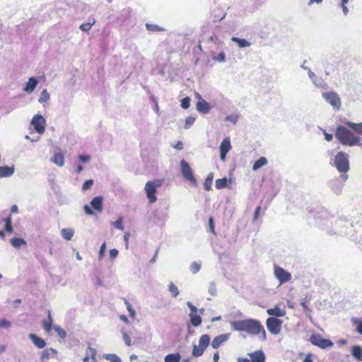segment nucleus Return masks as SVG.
<instances>
[{
	"instance_id": "13",
	"label": "nucleus",
	"mask_w": 362,
	"mask_h": 362,
	"mask_svg": "<svg viewBox=\"0 0 362 362\" xmlns=\"http://www.w3.org/2000/svg\"><path fill=\"white\" fill-rule=\"evenodd\" d=\"M31 123L33 125L35 130L37 133L42 134L45 132V120L42 116H41V115L34 116L32 119Z\"/></svg>"
},
{
	"instance_id": "42",
	"label": "nucleus",
	"mask_w": 362,
	"mask_h": 362,
	"mask_svg": "<svg viewBox=\"0 0 362 362\" xmlns=\"http://www.w3.org/2000/svg\"><path fill=\"white\" fill-rule=\"evenodd\" d=\"M195 121V118L193 117H187L185 119V129H188L190 127V126H192L194 122Z\"/></svg>"
},
{
	"instance_id": "2",
	"label": "nucleus",
	"mask_w": 362,
	"mask_h": 362,
	"mask_svg": "<svg viewBox=\"0 0 362 362\" xmlns=\"http://www.w3.org/2000/svg\"><path fill=\"white\" fill-rule=\"evenodd\" d=\"M335 137L344 146H353L357 145L361 138L354 135V134L344 126L337 127Z\"/></svg>"
},
{
	"instance_id": "36",
	"label": "nucleus",
	"mask_w": 362,
	"mask_h": 362,
	"mask_svg": "<svg viewBox=\"0 0 362 362\" xmlns=\"http://www.w3.org/2000/svg\"><path fill=\"white\" fill-rule=\"evenodd\" d=\"M286 314V311L284 309H281L279 306H275L273 308V316L276 317H282Z\"/></svg>"
},
{
	"instance_id": "33",
	"label": "nucleus",
	"mask_w": 362,
	"mask_h": 362,
	"mask_svg": "<svg viewBox=\"0 0 362 362\" xmlns=\"http://www.w3.org/2000/svg\"><path fill=\"white\" fill-rule=\"evenodd\" d=\"M267 163V160L266 158L261 157L257 161L255 162V163L252 166V170H257V169H259L261 167H262L263 165H264Z\"/></svg>"
},
{
	"instance_id": "38",
	"label": "nucleus",
	"mask_w": 362,
	"mask_h": 362,
	"mask_svg": "<svg viewBox=\"0 0 362 362\" xmlns=\"http://www.w3.org/2000/svg\"><path fill=\"white\" fill-rule=\"evenodd\" d=\"M169 291L172 293L173 297H177L179 294L178 288L173 284L170 283L168 286Z\"/></svg>"
},
{
	"instance_id": "56",
	"label": "nucleus",
	"mask_w": 362,
	"mask_h": 362,
	"mask_svg": "<svg viewBox=\"0 0 362 362\" xmlns=\"http://www.w3.org/2000/svg\"><path fill=\"white\" fill-rule=\"evenodd\" d=\"M173 148L177 150H182L183 149V144L182 141H178L175 145H173Z\"/></svg>"
},
{
	"instance_id": "17",
	"label": "nucleus",
	"mask_w": 362,
	"mask_h": 362,
	"mask_svg": "<svg viewBox=\"0 0 362 362\" xmlns=\"http://www.w3.org/2000/svg\"><path fill=\"white\" fill-rule=\"evenodd\" d=\"M29 338L33 341V343L35 345L38 349H43L46 346L45 341L37 337L35 334L30 333L29 334Z\"/></svg>"
},
{
	"instance_id": "35",
	"label": "nucleus",
	"mask_w": 362,
	"mask_h": 362,
	"mask_svg": "<svg viewBox=\"0 0 362 362\" xmlns=\"http://www.w3.org/2000/svg\"><path fill=\"white\" fill-rule=\"evenodd\" d=\"M50 95L46 89L43 90L41 92L40 97L39 98V102L40 103L47 102L49 100Z\"/></svg>"
},
{
	"instance_id": "54",
	"label": "nucleus",
	"mask_w": 362,
	"mask_h": 362,
	"mask_svg": "<svg viewBox=\"0 0 362 362\" xmlns=\"http://www.w3.org/2000/svg\"><path fill=\"white\" fill-rule=\"evenodd\" d=\"M105 249H106V244H105V243H103L100 248V252H99L100 258L103 257Z\"/></svg>"
},
{
	"instance_id": "19",
	"label": "nucleus",
	"mask_w": 362,
	"mask_h": 362,
	"mask_svg": "<svg viewBox=\"0 0 362 362\" xmlns=\"http://www.w3.org/2000/svg\"><path fill=\"white\" fill-rule=\"evenodd\" d=\"M197 109L199 112L206 114L209 112L210 106L207 102L202 99L197 103Z\"/></svg>"
},
{
	"instance_id": "7",
	"label": "nucleus",
	"mask_w": 362,
	"mask_h": 362,
	"mask_svg": "<svg viewBox=\"0 0 362 362\" xmlns=\"http://www.w3.org/2000/svg\"><path fill=\"white\" fill-rule=\"evenodd\" d=\"M310 341L312 344L322 349L332 347L334 345L330 339H325L319 334H312L310 337Z\"/></svg>"
},
{
	"instance_id": "22",
	"label": "nucleus",
	"mask_w": 362,
	"mask_h": 362,
	"mask_svg": "<svg viewBox=\"0 0 362 362\" xmlns=\"http://www.w3.org/2000/svg\"><path fill=\"white\" fill-rule=\"evenodd\" d=\"M97 351L94 348L88 346L86 349V354L83 358V362H88L90 358L95 361Z\"/></svg>"
},
{
	"instance_id": "45",
	"label": "nucleus",
	"mask_w": 362,
	"mask_h": 362,
	"mask_svg": "<svg viewBox=\"0 0 362 362\" xmlns=\"http://www.w3.org/2000/svg\"><path fill=\"white\" fill-rule=\"evenodd\" d=\"M209 226L210 232L216 235L214 218L212 216H210L209 218Z\"/></svg>"
},
{
	"instance_id": "14",
	"label": "nucleus",
	"mask_w": 362,
	"mask_h": 362,
	"mask_svg": "<svg viewBox=\"0 0 362 362\" xmlns=\"http://www.w3.org/2000/svg\"><path fill=\"white\" fill-rule=\"evenodd\" d=\"M232 148V146L230 144V140L229 137L225 138L221 142L219 150H220V157L221 160L225 161L226 155L229 152V151Z\"/></svg>"
},
{
	"instance_id": "1",
	"label": "nucleus",
	"mask_w": 362,
	"mask_h": 362,
	"mask_svg": "<svg viewBox=\"0 0 362 362\" xmlns=\"http://www.w3.org/2000/svg\"><path fill=\"white\" fill-rule=\"evenodd\" d=\"M233 330L245 331L251 334H257L260 332H264L262 325L255 320H244L233 321L230 323Z\"/></svg>"
},
{
	"instance_id": "63",
	"label": "nucleus",
	"mask_w": 362,
	"mask_h": 362,
	"mask_svg": "<svg viewBox=\"0 0 362 362\" xmlns=\"http://www.w3.org/2000/svg\"><path fill=\"white\" fill-rule=\"evenodd\" d=\"M130 237V234L129 233H126L124 235V240L126 243V247H127L128 246V241H129V238Z\"/></svg>"
},
{
	"instance_id": "48",
	"label": "nucleus",
	"mask_w": 362,
	"mask_h": 362,
	"mask_svg": "<svg viewBox=\"0 0 362 362\" xmlns=\"http://www.w3.org/2000/svg\"><path fill=\"white\" fill-rule=\"evenodd\" d=\"M125 304H126L127 308L130 314V316L134 317L136 315V313H135L134 310L132 308L131 304L129 303V302L128 300H125Z\"/></svg>"
},
{
	"instance_id": "15",
	"label": "nucleus",
	"mask_w": 362,
	"mask_h": 362,
	"mask_svg": "<svg viewBox=\"0 0 362 362\" xmlns=\"http://www.w3.org/2000/svg\"><path fill=\"white\" fill-rule=\"evenodd\" d=\"M18 212V206L14 204L11 208V214H15ZM5 222V230L8 233L13 232V226H12V220H11V214H10L8 217L3 219Z\"/></svg>"
},
{
	"instance_id": "37",
	"label": "nucleus",
	"mask_w": 362,
	"mask_h": 362,
	"mask_svg": "<svg viewBox=\"0 0 362 362\" xmlns=\"http://www.w3.org/2000/svg\"><path fill=\"white\" fill-rule=\"evenodd\" d=\"M53 328L61 339H65L66 332L60 326L56 325L54 326Z\"/></svg>"
},
{
	"instance_id": "16",
	"label": "nucleus",
	"mask_w": 362,
	"mask_h": 362,
	"mask_svg": "<svg viewBox=\"0 0 362 362\" xmlns=\"http://www.w3.org/2000/svg\"><path fill=\"white\" fill-rule=\"evenodd\" d=\"M230 334H223L216 336L211 342L214 349H218L223 342L226 341L229 338Z\"/></svg>"
},
{
	"instance_id": "53",
	"label": "nucleus",
	"mask_w": 362,
	"mask_h": 362,
	"mask_svg": "<svg viewBox=\"0 0 362 362\" xmlns=\"http://www.w3.org/2000/svg\"><path fill=\"white\" fill-rule=\"evenodd\" d=\"M78 159L83 163H87L90 160V156L88 155H79Z\"/></svg>"
},
{
	"instance_id": "52",
	"label": "nucleus",
	"mask_w": 362,
	"mask_h": 362,
	"mask_svg": "<svg viewBox=\"0 0 362 362\" xmlns=\"http://www.w3.org/2000/svg\"><path fill=\"white\" fill-rule=\"evenodd\" d=\"M107 359H110V362H121V360L116 355H110L106 357Z\"/></svg>"
},
{
	"instance_id": "29",
	"label": "nucleus",
	"mask_w": 362,
	"mask_h": 362,
	"mask_svg": "<svg viewBox=\"0 0 362 362\" xmlns=\"http://www.w3.org/2000/svg\"><path fill=\"white\" fill-rule=\"evenodd\" d=\"M74 230L71 228H63L61 230V235L66 240H71L74 236Z\"/></svg>"
},
{
	"instance_id": "10",
	"label": "nucleus",
	"mask_w": 362,
	"mask_h": 362,
	"mask_svg": "<svg viewBox=\"0 0 362 362\" xmlns=\"http://www.w3.org/2000/svg\"><path fill=\"white\" fill-rule=\"evenodd\" d=\"M249 358H239L238 362H264L265 356L262 351H256L248 354Z\"/></svg>"
},
{
	"instance_id": "34",
	"label": "nucleus",
	"mask_w": 362,
	"mask_h": 362,
	"mask_svg": "<svg viewBox=\"0 0 362 362\" xmlns=\"http://www.w3.org/2000/svg\"><path fill=\"white\" fill-rule=\"evenodd\" d=\"M227 178L223 177L221 179H217L215 182V187L218 189H223L227 186Z\"/></svg>"
},
{
	"instance_id": "43",
	"label": "nucleus",
	"mask_w": 362,
	"mask_h": 362,
	"mask_svg": "<svg viewBox=\"0 0 362 362\" xmlns=\"http://www.w3.org/2000/svg\"><path fill=\"white\" fill-rule=\"evenodd\" d=\"M122 217H119L115 222H114V226L115 228H117V229H119L121 230H124V226L122 225Z\"/></svg>"
},
{
	"instance_id": "41",
	"label": "nucleus",
	"mask_w": 362,
	"mask_h": 362,
	"mask_svg": "<svg viewBox=\"0 0 362 362\" xmlns=\"http://www.w3.org/2000/svg\"><path fill=\"white\" fill-rule=\"evenodd\" d=\"M190 105V98L189 97H185L181 100V107L183 109L189 108Z\"/></svg>"
},
{
	"instance_id": "44",
	"label": "nucleus",
	"mask_w": 362,
	"mask_h": 362,
	"mask_svg": "<svg viewBox=\"0 0 362 362\" xmlns=\"http://www.w3.org/2000/svg\"><path fill=\"white\" fill-rule=\"evenodd\" d=\"M200 267H201V266L199 263L194 262L190 266V271L193 274H196L197 272H198L199 271Z\"/></svg>"
},
{
	"instance_id": "51",
	"label": "nucleus",
	"mask_w": 362,
	"mask_h": 362,
	"mask_svg": "<svg viewBox=\"0 0 362 362\" xmlns=\"http://www.w3.org/2000/svg\"><path fill=\"white\" fill-rule=\"evenodd\" d=\"M310 300V298H304L300 301V305L304 308L305 310H309L308 304L309 303Z\"/></svg>"
},
{
	"instance_id": "30",
	"label": "nucleus",
	"mask_w": 362,
	"mask_h": 362,
	"mask_svg": "<svg viewBox=\"0 0 362 362\" xmlns=\"http://www.w3.org/2000/svg\"><path fill=\"white\" fill-rule=\"evenodd\" d=\"M10 242L12 246H13L16 248H18L22 245H26V242L23 238H13L11 239Z\"/></svg>"
},
{
	"instance_id": "58",
	"label": "nucleus",
	"mask_w": 362,
	"mask_h": 362,
	"mask_svg": "<svg viewBox=\"0 0 362 362\" xmlns=\"http://www.w3.org/2000/svg\"><path fill=\"white\" fill-rule=\"evenodd\" d=\"M124 340L126 343V344L127 346H130L131 345V339H130V337L127 334H124Z\"/></svg>"
},
{
	"instance_id": "57",
	"label": "nucleus",
	"mask_w": 362,
	"mask_h": 362,
	"mask_svg": "<svg viewBox=\"0 0 362 362\" xmlns=\"http://www.w3.org/2000/svg\"><path fill=\"white\" fill-rule=\"evenodd\" d=\"M260 211H261V206H258L256 209H255V214H254V220H257L259 216V213H260Z\"/></svg>"
},
{
	"instance_id": "28",
	"label": "nucleus",
	"mask_w": 362,
	"mask_h": 362,
	"mask_svg": "<svg viewBox=\"0 0 362 362\" xmlns=\"http://www.w3.org/2000/svg\"><path fill=\"white\" fill-rule=\"evenodd\" d=\"M214 174L211 173L208 175L204 182V187L206 191L209 192L211 189Z\"/></svg>"
},
{
	"instance_id": "60",
	"label": "nucleus",
	"mask_w": 362,
	"mask_h": 362,
	"mask_svg": "<svg viewBox=\"0 0 362 362\" xmlns=\"http://www.w3.org/2000/svg\"><path fill=\"white\" fill-rule=\"evenodd\" d=\"M312 357L313 356L311 354H307L303 362H313Z\"/></svg>"
},
{
	"instance_id": "59",
	"label": "nucleus",
	"mask_w": 362,
	"mask_h": 362,
	"mask_svg": "<svg viewBox=\"0 0 362 362\" xmlns=\"http://www.w3.org/2000/svg\"><path fill=\"white\" fill-rule=\"evenodd\" d=\"M267 327L269 331L272 332V317H269L266 322Z\"/></svg>"
},
{
	"instance_id": "49",
	"label": "nucleus",
	"mask_w": 362,
	"mask_h": 362,
	"mask_svg": "<svg viewBox=\"0 0 362 362\" xmlns=\"http://www.w3.org/2000/svg\"><path fill=\"white\" fill-rule=\"evenodd\" d=\"M11 327V322L7 320L2 319L0 320V327L1 328H8Z\"/></svg>"
},
{
	"instance_id": "6",
	"label": "nucleus",
	"mask_w": 362,
	"mask_h": 362,
	"mask_svg": "<svg viewBox=\"0 0 362 362\" xmlns=\"http://www.w3.org/2000/svg\"><path fill=\"white\" fill-rule=\"evenodd\" d=\"M210 342V337L208 334H203L199 340V345H194L192 349V355L195 357H199L204 350L208 347Z\"/></svg>"
},
{
	"instance_id": "24",
	"label": "nucleus",
	"mask_w": 362,
	"mask_h": 362,
	"mask_svg": "<svg viewBox=\"0 0 362 362\" xmlns=\"http://www.w3.org/2000/svg\"><path fill=\"white\" fill-rule=\"evenodd\" d=\"M14 173L13 168L8 166L0 167V177H6L12 175Z\"/></svg>"
},
{
	"instance_id": "61",
	"label": "nucleus",
	"mask_w": 362,
	"mask_h": 362,
	"mask_svg": "<svg viewBox=\"0 0 362 362\" xmlns=\"http://www.w3.org/2000/svg\"><path fill=\"white\" fill-rule=\"evenodd\" d=\"M324 134H325V139L327 141H330L332 140V139H333L332 134L327 133L326 132H325Z\"/></svg>"
},
{
	"instance_id": "9",
	"label": "nucleus",
	"mask_w": 362,
	"mask_h": 362,
	"mask_svg": "<svg viewBox=\"0 0 362 362\" xmlns=\"http://www.w3.org/2000/svg\"><path fill=\"white\" fill-rule=\"evenodd\" d=\"M322 96L336 110L340 109L341 105V99L335 92H325L322 94Z\"/></svg>"
},
{
	"instance_id": "47",
	"label": "nucleus",
	"mask_w": 362,
	"mask_h": 362,
	"mask_svg": "<svg viewBox=\"0 0 362 362\" xmlns=\"http://www.w3.org/2000/svg\"><path fill=\"white\" fill-rule=\"evenodd\" d=\"M213 59L215 61H217V62H223L226 59V56H225L224 52H220L217 56H214L213 57Z\"/></svg>"
},
{
	"instance_id": "55",
	"label": "nucleus",
	"mask_w": 362,
	"mask_h": 362,
	"mask_svg": "<svg viewBox=\"0 0 362 362\" xmlns=\"http://www.w3.org/2000/svg\"><path fill=\"white\" fill-rule=\"evenodd\" d=\"M118 255V250L117 249H112L110 250V257L115 259Z\"/></svg>"
},
{
	"instance_id": "46",
	"label": "nucleus",
	"mask_w": 362,
	"mask_h": 362,
	"mask_svg": "<svg viewBox=\"0 0 362 362\" xmlns=\"http://www.w3.org/2000/svg\"><path fill=\"white\" fill-rule=\"evenodd\" d=\"M93 184V180H86L83 184L82 189L83 191L88 190V189H90L92 187Z\"/></svg>"
},
{
	"instance_id": "25",
	"label": "nucleus",
	"mask_w": 362,
	"mask_h": 362,
	"mask_svg": "<svg viewBox=\"0 0 362 362\" xmlns=\"http://www.w3.org/2000/svg\"><path fill=\"white\" fill-rule=\"evenodd\" d=\"M181 356L180 353L170 354L165 356L164 362H180Z\"/></svg>"
},
{
	"instance_id": "26",
	"label": "nucleus",
	"mask_w": 362,
	"mask_h": 362,
	"mask_svg": "<svg viewBox=\"0 0 362 362\" xmlns=\"http://www.w3.org/2000/svg\"><path fill=\"white\" fill-rule=\"evenodd\" d=\"M351 354L358 361H362V348L359 346H354L351 349Z\"/></svg>"
},
{
	"instance_id": "12",
	"label": "nucleus",
	"mask_w": 362,
	"mask_h": 362,
	"mask_svg": "<svg viewBox=\"0 0 362 362\" xmlns=\"http://www.w3.org/2000/svg\"><path fill=\"white\" fill-rule=\"evenodd\" d=\"M187 306L191 310L189 313L190 322L194 327H198L201 325L202 320L199 315H197V308L190 302H187Z\"/></svg>"
},
{
	"instance_id": "23",
	"label": "nucleus",
	"mask_w": 362,
	"mask_h": 362,
	"mask_svg": "<svg viewBox=\"0 0 362 362\" xmlns=\"http://www.w3.org/2000/svg\"><path fill=\"white\" fill-rule=\"evenodd\" d=\"M57 354V351L53 348H49L44 349L41 354L40 359L42 361H45L50 358L52 355Z\"/></svg>"
},
{
	"instance_id": "18",
	"label": "nucleus",
	"mask_w": 362,
	"mask_h": 362,
	"mask_svg": "<svg viewBox=\"0 0 362 362\" xmlns=\"http://www.w3.org/2000/svg\"><path fill=\"white\" fill-rule=\"evenodd\" d=\"M52 161L57 165L62 167L64 165V156L62 152L54 153Z\"/></svg>"
},
{
	"instance_id": "50",
	"label": "nucleus",
	"mask_w": 362,
	"mask_h": 362,
	"mask_svg": "<svg viewBox=\"0 0 362 362\" xmlns=\"http://www.w3.org/2000/svg\"><path fill=\"white\" fill-rule=\"evenodd\" d=\"M349 0H341V7L343 10V13L344 15H347L349 13V9L346 6V4L348 3Z\"/></svg>"
},
{
	"instance_id": "32",
	"label": "nucleus",
	"mask_w": 362,
	"mask_h": 362,
	"mask_svg": "<svg viewBox=\"0 0 362 362\" xmlns=\"http://www.w3.org/2000/svg\"><path fill=\"white\" fill-rule=\"evenodd\" d=\"M231 40L233 42H236L238 46L241 48L249 47L250 45V43L245 39H240L236 37H233Z\"/></svg>"
},
{
	"instance_id": "5",
	"label": "nucleus",
	"mask_w": 362,
	"mask_h": 362,
	"mask_svg": "<svg viewBox=\"0 0 362 362\" xmlns=\"http://www.w3.org/2000/svg\"><path fill=\"white\" fill-rule=\"evenodd\" d=\"M334 165L339 173H347L349 170L348 155L343 151L338 152L335 156Z\"/></svg>"
},
{
	"instance_id": "3",
	"label": "nucleus",
	"mask_w": 362,
	"mask_h": 362,
	"mask_svg": "<svg viewBox=\"0 0 362 362\" xmlns=\"http://www.w3.org/2000/svg\"><path fill=\"white\" fill-rule=\"evenodd\" d=\"M103 197L102 196H97L94 197L91 202L90 205L86 204L83 206V210L87 215H93L100 214L103 210Z\"/></svg>"
},
{
	"instance_id": "8",
	"label": "nucleus",
	"mask_w": 362,
	"mask_h": 362,
	"mask_svg": "<svg viewBox=\"0 0 362 362\" xmlns=\"http://www.w3.org/2000/svg\"><path fill=\"white\" fill-rule=\"evenodd\" d=\"M180 170L182 175L186 180L189 181L194 185H197V180L194 176L192 170L189 163L185 160L180 161Z\"/></svg>"
},
{
	"instance_id": "64",
	"label": "nucleus",
	"mask_w": 362,
	"mask_h": 362,
	"mask_svg": "<svg viewBox=\"0 0 362 362\" xmlns=\"http://www.w3.org/2000/svg\"><path fill=\"white\" fill-rule=\"evenodd\" d=\"M357 331L362 334V322H360L357 325Z\"/></svg>"
},
{
	"instance_id": "21",
	"label": "nucleus",
	"mask_w": 362,
	"mask_h": 362,
	"mask_svg": "<svg viewBox=\"0 0 362 362\" xmlns=\"http://www.w3.org/2000/svg\"><path fill=\"white\" fill-rule=\"evenodd\" d=\"M53 320L50 311H48L47 318L42 322V326L45 332L49 334L52 329Z\"/></svg>"
},
{
	"instance_id": "11",
	"label": "nucleus",
	"mask_w": 362,
	"mask_h": 362,
	"mask_svg": "<svg viewBox=\"0 0 362 362\" xmlns=\"http://www.w3.org/2000/svg\"><path fill=\"white\" fill-rule=\"evenodd\" d=\"M274 274L279 281V284H283L291 279V274L280 267H274Z\"/></svg>"
},
{
	"instance_id": "40",
	"label": "nucleus",
	"mask_w": 362,
	"mask_h": 362,
	"mask_svg": "<svg viewBox=\"0 0 362 362\" xmlns=\"http://www.w3.org/2000/svg\"><path fill=\"white\" fill-rule=\"evenodd\" d=\"M146 27L148 30L153 31V32L164 30L163 28H161L158 25H154V24L147 23V24H146Z\"/></svg>"
},
{
	"instance_id": "31",
	"label": "nucleus",
	"mask_w": 362,
	"mask_h": 362,
	"mask_svg": "<svg viewBox=\"0 0 362 362\" xmlns=\"http://www.w3.org/2000/svg\"><path fill=\"white\" fill-rule=\"evenodd\" d=\"M282 321L273 317V334H277L280 332Z\"/></svg>"
},
{
	"instance_id": "39",
	"label": "nucleus",
	"mask_w": 362,
	"mask_h": 362,
	"mask_svg": "<svg viewBox=\"0 0 362 362\" xmlns=\"http://www.w3.org/2000/svg\"><path fill=\"white\" fill-rule=\"evenodd\" d=\"M95 21L93 20L92 23H82L79 28L82 30V31H84V32H88V30H90L91 27L95 24Z\"/></svg>"
},
{
	"instance_id": "62",
	"label": "nucleus",
	"mask_w": 362,
	"mask_h": 362,
	"mask_svg": "<svg viewBox=\"0 0 362 362\" xmlns=\"http://www.w3.org/2000/svg\"><path fill=\"white\" fill-rule=\"evenodd\" d=\"M158 251H159V249H156V252H155V254L153 255V257L151 258V259L150 260V262L151 263H154L156 260V258L158 257Z\"/></svg>"
},
{
	"instance_id": "20",
	"label": "nucleus",
	"mask_w": 362,
	"mask_h": 362,
	"mask_svg": "<svg viewBox=\"0 0 362 362\" xmlns=\"http://www.w3.org/2000/svg\"><path fill=\"white\" fill-rule=\"evenodd\" d=\"M37 80L35 77H30L23 90L27 93H32L37 86Z\"/></svg>"
},
{
	"instance_id": "27",
	"label": "nucleus",
	"mask_w": 362,
	"mask_h": 362,
	"mask_svg": "<svg viewBox=\"0 0 362 362\" xmlns=\"http://www.w3.org/2000/svg\"><path fill=\"white\" fill-rule=\"evenodd\" d=\"M346 125L355 132L362 134V122L354 123L351 122H346Z\"/></svg>"
},
{
	"instance_id": "4",
	"label": "nucleus",
	"mask_w": 362,
	"mask_h": 362,
	"mask_svg": "<svg viewBox=\"0 0 362 362\" xmlns=\"http://www.w3.org/2000/svg\"><path fill=\"white\" fill-rule=\"evenodd\" d=\"M163 185L162 180H153L148 181L145 185V192L147 198L150 203L153 204L156 202L157 197L156 196V189L158 187H161Z\"/></svg>"
}]
</instances>
